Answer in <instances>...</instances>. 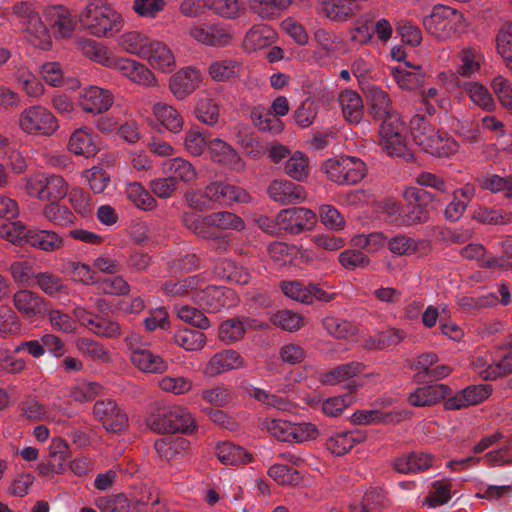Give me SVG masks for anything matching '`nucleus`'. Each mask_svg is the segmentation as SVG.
Returning <instances> with one entry per match:
<instances>
[{
    "label": "nucleus",
    "mask_w": 512,
    "mask_h": 512,
    "mask_svg": "<svg viewBox=\"0 0 512 512\" xmlns=\"http://www.w3.org/2000/svg\"><path fill=\"white\" fill-rule=\"evenodd\" d=\"M68 150L85 158L94 157L98 153V145L93 132L87 127L76 129L69 138Z\"/></svg>",
    "instance_id": "72a5a7b5"
},
{
    "label": "nucleus",
    "mask_w": 512,
    "mask_h": 512,
    "mask_svg": "<svg viewBox=\"0 0 512 512\" xmlns=\"http://www.w3.org/2000/svg\"><path fill=\"white\" fill-rule=\"evenodd\" d=\"M402 195L407 202V212L400 218L401 224L412 225L427 221L428 211L423 203L430 196L429 193L417 187H407Z\"/></svg>",
    "instance_id": "5701e85b"
},
{
    "label": "nucleus",
    "mask_w": 512,
    "mask_h": 512,
    "mask_svg": "<svg viewBox=\"0 0 512 512\" xmlns=\"http://www.w3.org/2000/svg\"><path fill=\"white\" fill-rule=\"evenodd\" d=\"M448 392L449 388L444 384L423 386L409 393L407 401L413 407L432 406L444 399Z\"/></svg>",
    "instance_id": "e433bc0d"
},
{
    "label": "nucleus",
    "mask_w": 512,
    "mask_h": 512,
    "mask_svg": "<svg viewBox=\"0 0 512 512\" xmlns=\"http://www.w3.org/2000/svg\"><path fill=\"white\" fill-rule=\"evenodd\" d=\"M319 436L320 429L315 423L308 421L291 422L289 443L301 445L315 441Z\"/></svg>",
    "instance_id": "13d9d810"
},
{
    "label": "nucleus",
    "mask_w": 512,
    "mask_h": 512,
    "mask_svg": "<svg viewBox=\"0 0 512 512\" xmlns=\"http://www.w3.org/2000/svg\"><path fill=\"white\" fill-rule=\"evenodd\" d=\"M147 125L156 130L179 134L184 129V118L172 105L158 101L151 105V113L145 119Z\"/></svg>",
    "instance_id": "ddd939ff"
},
{
    "label": "nucleus",
    "mask_w": 512,
    "mask_h": 512,
    "mask_svg": "<svg viewBox=\"0 0 512 512\" xmlns=\"http://www.w3.org/2000/svg\"><path fill=\"white\" fill-rule=\"evenodd\" d=\"M338 103L343 117L351 124H358L363 118V101L353 90H343L338 96Z\"/></svg>",
    "instance_id": "58836bf2"
},
{
    "label": "nucleus",
    "mask_w": 512,
    "mask_h": 512,
    "mask_svg": "<svg viewBox=\"0 0 512 512\" xmlns=\"http://www.w3.org/2000/svg\"><path fill=\"white\" fill-rule=\"evenodd\" d=\"M240 65L230 59L216 60L209 66L208 73L214 81L223 82L238 75Z\"/></svg>",
    "instance_id": "69168bd1"
},
{
    "label": "nucleus",
    "mask_w": 512,
    "mask_h": 512,
    "mask_svg": "<svg viewBox=\"0 0 512 512\" xmlns=\"http://www.w3.org/2000/svg\"><path fill=\"white\" fill-rule=\"evenodd\" d=\"M158 387L163 392L180 396L192 390L193 381L185 376L166 375L158 380Z\"/></svg>",
    "instance_id": "052dcab7"
},
{
    "label": "nucleus",
    "mask_w": 512,
    "mask_h": 512,
    "mask_svg": "<svg viewBox=\"0 0 512 512\" xmlns=\"http://www.w3.org/2000/svg\"><path fill=\"white\" fill-rule=\"evenodd\" d=\"M268 254L277 267L296 263L298 247L284 242L275 241L268 245Z\"/></svg>",
    "instance_id": "6e6d98bb"
},
{
    "label": "nucleus",
    "mask_w": 512,
    "mask_h": 512,
    "mask_svg": "<svg viewBox=\"0 0 512 512\" xmlns=\"http://www.w3.org/2000/svg\"><path fill=\"white\" fill-rule=\"evenodd\" d=\"M174 343L188 352L201 351L206 343L207 337L203 332L182 327L174 333Z\"/></svg>",
    "instance_id": "de8ad7c7"
},
{
    "label": "nucleus",
    "mask_w": 512,
    "mask_h": 512,
    "mask_svg": "<svg viewBox=\"0 0 512 512\" xmlns=\"http://www.w3.org/2000/svg\"><path fill=\"white\" fill-rule=\"evenodd\" d=\"M46 220L54 225L68 227L74 223L73 213L64 205H60L59 201H51L42 211Z\"/></svg>",
    "instance_id": "bf43d9fd"
},
{
    "label": "nucleus",
    "mask_w": 512,
    "mask_h": 512,
    "mask_svg": "<svg viewBox=\"0 0 512 512\" xmlns=\"http://www.w3.org/2000/svg\"><path fill=\"white\" fill-rule=\"evenodd\" d=\"M43 15L55 38H69L76 28L75 16L66 6H48L44 9Z\"/></svg>",
    "instance_id": "aec40b11"
},
{
    "label": "nucleus",
    "mask_w": 512,
    "mask_h": 512,
    "mask_svg": "<svg viewBox=\"0 0 512 512\" xmlns=\"http://www.w3.org/2000/svg\"><path fill=\"white\" fill-rule=\"evenodd\" d=\"M313 41L316 44L313 55L318 62L336 55L343 44L340 36L331 30L323 28H319L314 31Z\"/></svg>",
    "instance_id": "c756f323"
},
{
    "label": "nucleus",
    "mask_w": 512,
    "mask_h": 512,
    "mask_svg": "<svg viewBox=\"0 0 512 512\" xmlns=\"http://www.w3.org/2000/svg\"><path fill=\"white\" fill-rule=\"evenodd\" d=\"M77 103L83 112L98 115L112 107L114 94L109 89L88 85L80 90Z\"/></svg>",
    "instance_id": "2eb2a0df"
},
{
    "label": "nucleus",
    "mask_w": 512,
    "mask_h": 512,
    "mask_svg": "<svg viewBox=\"0 0 512 512\" xmlns=\"http://www.w3.org/2000/svg\"><path fill=\"white\" fill-rule=\"evenodd\" d=\"M463 89L474 105L486 111L495 109L496 103L494 98L483 84L471 81L465 83Z\"/></svg>",
    "instance_id": "5fc2aeb1"
},
{
    "label": "nucleus",
    "mask_w": 512,
    "mask_h": 512,
    "mask_svg": "<svg viewBox=\"0 0 512 512\" xmlns=\"http://www.w3.org/2000/svg\"><path fill=\"white\" fill-rule=\"evenodd\" d=\"M480 185L494 194L501 193L506 199L512 200V175L502 177L496 174H487L480 180Z\"/></svg>",
    "instance_id": "680f3d73"
},
{
    "label": "nucleus",
    "mask_w": 512,
    "mask_h": 512,
    "mask_svg": "<svg viewBox=\"0 0 512 512\" xmlns=\"http://www.w3.org/2000/svg\"><path fill=\"white\" fill-rule=\"evenodd\" d=\"M277 38L276 31L267 24H255L244 35L242 46L246 52H255L270 46Z\"/></svg>",
    "instance_id": "2f4dec72"
},
{
    "label": "nucleus",
    "mask_w": 512,
    "mask_h": 512,
    "mask_svg": "<svg viewBox=\"0 0 512 512\" xmlns=\"http://www.w3.org/2000/svg\"><path fill=\"white\" fill-rule=\"evenodd\" d=\"M380 125V145L389 156H405L407 154L405 124L398 112L390 113L382 118Z\"/></svg>",
    "instance_id": "f8f14e48"
},
{
    "label": "nucleus",
    "mask_w": 512,
    "mask_h": 512,
    "mask_svg": "<svg viewBox=\"0 0 512 512\" xmlns=\"http://www.w3.org/2000/svg\"><path fill=\"white\" fill-rule=\"evenodd\" d=\"M168 416L171 418L167 426L169 433L191 434L197 428L194 416L185 407L170 405Z\"/></svg>",
    "instance_id": "ea45409f"
},
{
    "label": "nucleus",
    "mask_w": 512,
    "mask_h": 512,
    "mask_svg": "<svg viewBox=\"0 0 512 512\" xmlns=\"http://www.w3.org/2000/svg\"><path fill=\"white\" fill-rule=\"evenodd\" d=\"M209 139L204 130L197 125L191 126L183 137V147L192 156H201L208 150Z\"/></svg>",
    "instance_id": "603ef678"
},
{
    "label": "nucleus",
    "mask_w": 512,
    "mask_h": 512,
    "mask_svg": "<svg viewBox=\"0 0 512 512\" xmlns=\"http://www.w3.org/2000/svg\"><path fill=\"white\" fill-rule=\"evenodd\" d=\"M125 343L130 351L132 364L141 372L148 374H163L169 368V363L159 354L148 349L149 342L138 333H130L125 337Z\"/></svg>",
    "instance_id": "6e6552de"
},
{
    "label": "nucleus",
    "mask_w": 512,
    "mask_h": 512,
    "mask_svg": "<svg viewBox=\"0 0 512 512\" xmlns=\"http://www.w3.org/2000/svg\"><path fill=\"white\" fill-rule=\"evenodd\" d=\"M77 47L83 55L92 61L108 68L111 66V61L114 53L104 45L99 44L95 40L83 38L77 42Z\"/></svg>",
    "instance_id": "a18cd8bd"
},
{
    "label": "nucleus",
    "mask_w": 512,
    "mask_h": 512,
    "mask_svg": "<svg viewBox=\"0 0 512 512\" xmlns=\"http://www.w3.org/2000/svg\"><path fill=\"white\" fill-rule=\"evenodd\" d=\"M363 370L364 366L362 363L351 362L322 373L319 377V381L323 385H344L348 388H355L356 385L350 382L360 375Z\"/></svg>",
    "instance_id": "c85d7f7f"
},
{
    "label": "nucleus",
    "mask_w": 512,
    "mask_h": 512,
    "mask_svg": "<svg viewBox=\"0 0 512 512\" xmlns=\"http://www.w3.org/2000/svg\"><path fill=\"white\" fill-rule=\"evenodd\" d=\"M177 317L198 329L206 330L210 327V320L199 309L189 305H176L174 307Z\"/></svg>",
    "instance_id": "0e129e2a"
},
{
    "label": "nucleus",
    "mask_w": 512,
    "mask_h": 512,
    "mask_svg": "<svg viewBox=\"0 0 512 512\" xmlns=\"http://www.w3.org/2000/svg\"><path fill=\"white\" fill-rule=\"evenodd\" d=\"M475 369L486 380H495L512 373V350L498 358L491 356L478 358L475 362Z\"/></svg>",
    "instance_id": "bb28decb"
},
{
    "label": "nucleus",
    "mask_w": 512,
    "mask_h": 512,
    "mask_svg": "<svg viewBox=\"0 0 512 512\" xmlns=\"http://www.w3.org/2000/svg\"><path fill=\"white\" fill-rule=\"evenodd\" d=\"M491 88L501 106L512 113V82L502 75L492 79Z\"/></svg>",
    "instance_id": "774afa93"
},
{
    "label": "nucleus",
    "mask_w": 512,
    "mask_h": 512,
    "mask_svg": "<svg viewBox=\"0 0 512 512\" xmlns=\"http://www.w3.org/2000/svg\"><path fill=\"white\" fill-rule=\"evenodd\" d=\"M323 169L327 178L339 185L356 184L367 172L366 165L361 159L347 155L327 159Z\"/></svg>",
    "instance_id": "1a4fd4ad"
},
{
    "label": "nucleus",
    "mask_w": 512,
    "mask_h": 512,
    "mask_svg": "<svg viewBox=\"0 0 512 512\" xmlns=\"http://www.w3.org/2000/svg\"><path fill=\"white\" fill-rule=\"evenodd\" d=\"M151 39L139 31H129L117 38V44L123 51L142 58Z\"/></svg>",
    "instance_id": "09e8293b"
},
{
    "label": "nucleus",
    "mask_w": 512,
    "mask_h": 512,
    "mask_svg": "<svg viewBox=\"0 0 512 512\" xmlns=\"http://www.w3.org/2000/svg\"><path fill=\"white\" fill-rule=\"evenodd\" d=\"M109 69L118 71L123 77L132 83L154 87L157 85V78L154 73L143 63L128 57L114 55Z\"/></svg>",
    "instance_id": "4468645a"
},
{
    "label": "nucleus",
    "mask_w": 512,
    "mask_h": 512,
    "mask_svg": "<svg viewBox=\"0 0 512 512\" xmlns=\"http://www.w3.org/2000/svg\"><path fill=\"white\" fill-rule=\"evenodd\" d=\"M246 367V361L242 355L234 349H223L213 354L203 368V374L207 377L239 370Z\"/></svg>",
    "instance_id": "6ab92c4d"
},
{
    "label": "nucleus",
    "mask_w": 512,
    "mask_h": 512,
    "mask_svg": "<svg viewBox=\"0 0 512 512\" xmlns=\"http://www.w3.org/2000/svg\"><path fill=\"white\" fill-rule=\"evenodd\" d=\"M18 124L22 132L35 136H51L59 127L53 113L41 105L24 109L20 113Z\"/></svg>",
    "instance_id": "9b49d317"
},
{
    "label": "nucleus",
    "mask_w": 512,
    "mask_h": 512,
    "mask_svg": "<svg viewBox=\"0 0 512 512\" xmlns=\"http://www.w3.org/2000/svg\"><path fill=\"white\" fill-rule=\"evenodd\" d=\"M251 119L253 124L263 132L279 134L284 129L283 122L265 107L258 106L253 108L251 111Z\"/></svg>",
    "instance_id": "864d4df0"
},
{
    "label": "nucleus",
    "mask_w": 512,
    "mask_h": 512,
    "mask_svg": "<svg viewBox=\"0 0 512 512\" xmlns=\"http://www.w3.org/2000/svg\"><path fill=\"white\" fill-rule=\"evenodd\" d=\"M410 68L407 63L405 66L397 65L390 68L393 80L403 90H414L424 81V75L419 67H414L413 70Z\"/></svg>",
    "instance_id": "a19ab883"
},
{
    "label": "nucleus",
    "mask_w": 512,
    "mask_h": 512,
    "mask_svg": "<svg viewBox=\"0 0 512 512\" xmlns=\"http://www.w3.org/2000/svg\"><path fill=\"white\" fill-rule=\"evenodd\" d=\"M409 128L414 143L432 156L449 157L459 149V144L453 137L434 127L423 116L414 115Z\"/></svg>",
    "instance_id": "f03ea898"
},
{
    "label": "nucleus",
    "mask_w": 512,
    "mask_h": 512,
    "mask_svg": "<svg viewBox=\"0 0 512 512\" xmlns=\"http://www.w3.org/2000/svg\"><path fill=\"white\" fill-rule=\"evenodd\" d=\"M207 151L210 160L221 167L236 172H242L246 168V163L239 152L231 144L221 138L210 139Z\"/></svg>",
    "instance_id": "a211bd4d"
},
{
    "label": "nucleus",
    "mask_w": 512,
    "mask_h": 512,
    "mask_svg": "<svg viewBox=\"0 0 512 512\" xmlns=\"http://www.w3.org/2000/svg\"><path fill=\"white\" fill-rule=\"evenodd\" d=\"M26 244L49 253L64 247V237L53 230L32 228L27 230Z\"/></svg>",
    "instance_id": "7c9ffc66"
},
{
    "label": "nucleus",
    "mask_w": 512,
    "mask_h": 512,
    "mask_svg": "<svg viewBox=\"0 0 512 512\" xmlns=\"http://www.w3.org/2000/svg\"><path fill=\"white\" fill-rule=\"evenodd\" d=\"M201 82L200 71L193 67H186L170 77L169 88L178 100H183L198 88Z\"/></svg>",
    "instance_id": "a878e982"
},
{
    "label": "nucleus",
    "mask_w": 512,
    "mask_h": 512,
    "mask_svg": "<svg viewBox=\"0 0 512 512\" xmlns=\"http://www.w3.org/2000/svg\"><path fill=\"white\" fill-rule=\"evenodd\" d=\"M269 197L282 204L302 203L306 200L305 189L298 184L285 179H276L271 182L267 189Z\"/></svg>",
    "instance_id": "cd10ccee"
},
{
    "label": "nucleus",
    "mask_w": 512,
    "mask_h": 512,
    "mask_svg": "<svg viewBox=\"0 0 512 512\" xmlns=\"http://www.w3.org/2000/svg\"><path fill=\"white\" fill-rule=\"evenodd\" d=\"M215 455L221 463L226 465L247 464L253 459L251 453L231 442L219 443L216 446Z\"/></svg>",
    "instance_id": "79ce46f5"
},
{
    "label": "nucleus",
    "mask_w": 512,
    "mask_h": 512,
    "mask_svg": "<svg viewBox=\"0 0 512 512\" xmlns=\"http://www.w3.org/2000/svg\"><path fill=\"white\" fill-rule=\"evenodd\" d=\"M161 170L165 176L173 178L176 184L177 181L190 183L198 177L197 170L193 164L182 157H175L164 161L161 165Z\"/></svg>",
    "instance_id": "c9c22d12"
},
{
    "label": "nucleus",
    "mask_w": 512,
    "mask_h": 512,
    "mask_svg": "<svg viewBox=\"0 0 512 512\" xmlns=\"http://www.w3.org/2000/svg\"><path fill=\"white\" fill-rule=\"evenodd\" d=\"M12 14L29 43L43 50L51 47V35L32 3L28 1L15 3L12 6Z\"/></svg>",
    "instance_id": "423d86ee"
},
{
    "label": "nucleus",
    "mask_w": 512,
    "mask_h": 512,
    "mask_svg": "<svg viewBox=\"0 0 512 512\" xmlns=\"http://www.w3.org/2000/svg\"><path fill=\"white\" fill-rule=\"evenodd\" d=\"M124 194L140 210L152 211L157 207L156 199L139 182H126Z\"/></svg>",
    "instance_id": "37998d69"
},
{
    "label": "nucleus",
    "mask_w": 512,
    "mask_h": 512,
    "mask_svg": "<svg viewBox=\"0 0 512 512\" xmlns=\"http://www.w3.org/2000/svg\"><path fill=\"white\" fill-rule=\"evenodd\" d=\"M79 20L84 29L95 37H106L118 32L122 23L121 15L108 0H87L79 13Z\"/></svg>",
    "instance_id": "20e7f679"
},
{
    "label": "nucleus",
    "mask_w": 512,
    "mask_h": 512,
    "mask_svg": "<svg viewBox=\"0 0 512 512\" xmlns=\"http://www.w3.org/2000/svg\"><path fill=\"white\" fill-rule=\"evenodd\" d=\"M26 193L40 201H59L67 196L69 185L57 174L37 173L24 179Z\"/></svg>",
    "instance_id": "9d476101"
},
{
    "label": "nucleus",
    "mask_w": 512,
    "mask_h": 512,
    "mask_svg": "<svg viewBox=\"0 0 512 512\" xmlns=\"http://www.w3.org/2000/svg\"><path fill=\"white\" fill-rule=\"evenodd\" d=\"M361 440L362 435L358 431L337 432L328 438L326 447L332 454L342 456Z\"/></svg>",
    "instance_id": "8fccbe9b"
},
{
    "label": "nucleus",
    "mask_w": 512,
    "mask_h": 512,
    "mask_svg": "<svg viewBox=\"0 0 512 512\" xmlns=\"http://www.w3.org/2000/svg\"><path fill=\"white\" fill-rule=\"evenodd\" d=\"M248 4L261 19H271L287 9L291 0H248Z\"/></svg>",
    "instance_id": "4d7b16f0"
},
{
    "label": "nucleus",
    "mask_w": 512,
    "mask_h": 512,
    "mask_svg": "<svg viewBox=\"0 0 512 512\" xmlns=\"http://www.w3.org/2000/svg\"><path fill=\"white\" fill-rule=\"evenodd\" d=\"M93 414L107 431L118 433L127 427V415L112 400L96 401Z\"/></svg>",
    "instance_id": "412c9836"
},
{
    "label": "nucleus",
    "mask_w": 512,
    "mask_h": 512,
    "mask_svg": "<svg viewBox=\"0 0 512 512\" xmlns=\"http://www.w3.org/2000/svg\"><path fill=\"white\" fill-rule=\"evenodd\" d=\"M422 23L428 33L442 41L457 37L468 25L461 11L440 4L432 8Z\"/></svg>",
    "instance_id": "39448f33"
},
{
    "label": "nucleus",
    "mask_w": 512,
    "mask_h": 512,
    "mask_svg": "<svg viewBox=\"0 0 512 512\" xmlns=\"http://www.w3.org/2000/svg\"><path fill=\"white\" fill-rule=\"evenodd\" d=\"M485 57L480 48L475 46L464 47L457 56L456 71L463 77H470L480 71Z\"/></svg>",
    "instance_id": "4c0bfd02"
},
{
    "label": "nucleus",
    "mask_w": 512,
    "mask_h": 512,
    "mask_svg": "<svg viewBox=\"0 0 512 512\" xmlns=\"http://www.w3.org/2000/svg\"><path fill=\"white\" fill-rule=\"evenodd\" d=\"M37 287L49 297L68 295V287L64 280L51 272H39L35 281Z\"/></svg>",
    "instance_id": "3c124183"
},
{
    "label": "nucleus",
    "mask_w": 512,
    "mask_h": 512,
    "mask_svg": "<svg viewBox=\"0 0 512 512\" xmlns=\"http://www.w3.org/2000/svg\"><path fill=\"white\" fill-rule=\"evenodd\" d=\"M77 350L93 361L107 363L111 361V354L102 344L87 338H80L76 341Z\"/></svg>",
    "instance_id": "e2e57ef3"
},
{
    "label": "nucleus",
    "mask_w": 512,
    "mask_h": 512,
    "mask_svg": "<svg viewBox=\"0 0 512 512\" xmlns=\"http://www.w3.org/2000/svg\"><path fill=\"white\" fill-rule=\"evenodd\" d=\"M275 221L280 229L298 234L315 225L316 214L311 209L304 207L286 208L277 214Z\"/></svg>",
    "instance_id": "dca6fc26"
},
{
    "label": "nucleus",
    "mask_w": 512,
    "mask_h": 512,
    "mask_svg": "<svg viewBox=\"0 0 512 512\" xmlns=\"http://www.w3.org/2000/svg\"><path fill=\"white\" fill-rule=\"evenodd\" d=\"M203 2L207 10L226 20H235L245 12L244 3L240 0H203Z\"/></svg>",
    "instance_id": "c03bdc74"
},
{
    "label": "nucleus",
    "mask_w": 512,
    "mask_h": 512,
    "mask_svg": "<svg viewBox=\"0 0 512 512\" xmlns=\"http://www.w3.org/2000/svg\"><path fill=\"white\" fill-rule=\"evenodd\" d=\"M187 37L197 44L223 48L229 46L234 37V32L229 24L220 21H194L186 31Z\"/></svg>",
    "instance_id": "0eeeda50"
},
{
    "label": "nucleus",
    "mask_w": 512,
    "mask_h": 512,
    "mask_svg": "<svg viewBox=\"0 0 512 512\" xmlns=\"http://www.w3.org/2000/svg\"><path fill=\"white\" fill-rule=\"evenodd\" d=\"M435 461L436 458L431 453L413 452L396 458L393 467L399 473H417L428 470Z\"/></svg>",
    "instance_id": "473e14b6"
},
{
    "label": "nucleus",
    "mask_w": 512,
    "mask_h": 512,
    "mask_svg": "<svg viewBox=\"0 0 512 512\" xmlns=\"http://www.w3.org/2000/svg\"><path fill=\"white\" fill-rule=\"evenodd\" d=\"M453 496L452 485L449 480H436L431 483L427 496L422 501L426 508H437L447 504Z\"/></svg>",
    "instance_id": "49530a36"
},
{
    "label": "nucleus",
    "mask_w": 512,
    "mask_h": 512,
    "mask_svg": "<svg viewBox=\"0 0 512 512\" xmlns=\"http://www.w3.org/2000/svg\"><path fill=\"white\" fill-rule=\"evenodd\" d=\"M208 195L211 202L230 205L234 202H248V193L235 185L222 182H212L208 185Z\"/></svg>",
    "instance_id": "f704fd0d"
},
{
    "label": "nucleus",
    "mask_w": 512,
    "mask_h": 512,
    "mask_svg": "<svg viewBox=\"0 0 512 512\" xmlns=\"http://www.w3.org/2000/svg\"><path fill=\"white\" fill-rule=\"evenodd\" d=\"M163 291L167 295L189 298L208 313L229 309L238 303V296L232 289L208 285L204 278L198 275L178 282H166L163 285Z\"/></svg>",
    "instance_id": "f257e3e1"
},
{
    "label": "nucleus",
    "mask_w": 512,
    "mask_h": 512,
    "mask_svg": "<svg viewBox=\"0 0 512 512\" xmlns=\"http://www.w3.org/2000/svg\"><path fill=\"white\" fill-rule=\"evenodd\" d=\"M219 106L211 98L201 97L197 100L195 117L205 125L214 126L219 120Z\"/></svg>",
    "instance_id": "338daca9"
},
{
    "label": "nucleus",
    "mask_w": 512,
    "mask_h": 512,
    "mask_svg": "<svg viewBox=\"0 0 512 512\" xmlns=\"http://www.w3.org/2000/svg\"><path fill=\"white\" fill-rule=\"evenodd\" d=\"M70 457L71 452L67 443L59 437L53 438L48 446V458L38 464L37 470L44 477L62 474Z\"/></svg>",
    "instance_id": "f3484780"
},
{
    "label": "nucleus",
    "mask_w": 512,
    "mask_h": 512,
    "mask_svg": "<svg viewBox=\"0 0 512 512\" xmlns=\"http://www.w3.org/2000/svg\"><path fill=\"white\" fill-rule=\"evenodd\" d=\"M15 309L27 319L41 318L48 311V301L28 289H21L13 295Z\"/></svg>",
    "instance_id": "4be33fe9"
},
{
    "label": "nucleus",
    "mask_w": 512,
    "mask_h": 512,
    "mask_svg": "<svg viewBox=\"0 0 512 512\" xmlns=\"http://www.w3.org/2000/svg\"><path fill=\"white\" fill-rule=\"evenodd\" d=\"M491 394L489 385H471L458 391L444 401L447 410H458L468 406L477 405L486 400Z\"/></svg>",
    "instance_id": "393cba45"
},
{
    "label": "nucleus",
    "mask_w": 512,
    "mask_h": 512,
    "mask_svg": "<svg viewBox=\"0 0 512 512\" xmlns=\"http://www.w3.org/2000/svg\"><path fill=\"white\" fill-rule=\"evenodd\" d=\"M183 224L200 238L207 240L225 238L220 234L224 230H242L245 227L242 218L229 211L214 212L201 216L194 212H185L182 216Z\"/></svg>",
    "instance_id": "7ed1b4c3"
},
{
    "label": "nucleus",
    "mask_w": 512,
    "mask_h": 512,
    "mask_svg": "<svg viewBox=\"0 0 512 512\" xmlns=\"http://www.w3.org/2000/svg\"><path fill=\"white\" fill-rule=\"evenodd\" d=\"M141 59L151 68L164 73L171 72L176 66L175 56L170 47L165 42L153 38Z\"/></svg>",
    "instance_id": "b1692460"
}]
</instances>
